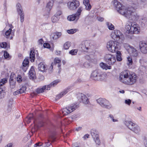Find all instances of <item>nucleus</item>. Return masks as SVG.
<instances>
[{
	"label": "nucleus",
	"mask_w": 147,
	"mask_h": 147,
	"mask_svg": "<svg viewBox=\"0 0 147 147\" xmlns=\"http://www.w3.org/2000/svg\"><path fill=\"white\" fill-rule=\"evenodd\" d=\"M119 79L120 81L123 83L131 85L136 83L138 77L135 73L126 70L120 73Z\"/></svg>",
	"instance_id": "obj_1"
},
{
	"label": "nucleus",
	"mask_w": 147,
	"mask_h": 147,
	"mask_svg": "<svg viewBox=\"0 0 147 147\" xmlns=\"http://www.w3.org/2000/svg\"><path fill=\"white\" fill-rule=\"evenodd\" d=\"M114 4L119 13L128 19H132L131 16H133L134 12L131 10V8L127 9L124 6L122 5L117 0H114Z\"/></svg>",
	"instance_id": "obj_2"
},
{
	"label": "nucleus",
	"mask_w": 147,
	"mask_h": 147,
	"mask_svg": "<svg viewBox=\"0 0 147 147\" xmlns=\"http://www.w3.org/2000/svg\"><path fill=\"white\" fill-rule=\"evenodd\" d=\"M106 74L102 72L100 70H96L93 71L91 74V78L95 80H102L105 79Z\"/></svg>",
	"instance_id": "obj_3"
},
{
	"label": "nucleus",
	"mask_w": 147,
	"mask_h": 147,
	"mask_svg": "<svg viewBox=\"0 0 147 147\" xmlns=\"http://www.w3.org/2000/svg\"><path fill=\"white\" fill-rule=\"evenodd\" d=\"M138 25L135 22L131 23V24L126 25L125 29L129 34H138L140 32V28Z\"/></svg>",
	"instance_id": "obj_4"
},
{
	"label": "nucleus",
	"mask_w": 147,
	"mask_h": 147,
	"mask_svg": "<svg viewBox=\"0 0 147 147\" xmlns=\"http://www.w3.org/2000/svg\"><path fill=\"white\" fill-rule=\"evenodd\" d=\"M107 48L108 50L113 53L118 51L120 48L119 43L115 41H110L107 42Z\"/></svg>",
	"instance_id": "obj_5"
},
{
	"label": "nucleus",
	"mask_w": 147,
	"mask_h": 147,
	"mask_svg": "<svg viewBox=\"0 0 147 147\" xmlns=\"http://www.w3.org/2000/svg\"><path fill=\"white\" fill-rule=\"evenodd\" d=\"M97 102L102 107L108 109L112 108V105L109 101L105 98H100L97 100Z\"/></svg>",
	"instance_id": "obj_6"
},
{
	"label": "nucleus",
	"mask_w": 147,
	"mask_h": 147,
	"mask_svg": "<svg viewBox=\"0 0 147 147\" xmlns=\"http://www.w3.org/2000/svg\"><path fill=\"white\" fill-rule=\"evenodd\" d=\"M77 108V105L73 104L62 109L61 112L63 115H65L72 112L76 109Z\"/></svg>",
	"instance_id": "obj_7"
},
{
	"label": "nucleus",
	"mask_w": 147,
	"mask_h": 147,
	"mask_svg": "<svg viewBox=\"0 0 147 147\" xmlns=\"http://www.w3.org/2000/svg\"><path fill=\"white\" fill-rule=\"evenodd\" d=\"M82 10V7H80L76 13L69 16L67 17V20L70 21H74L76 22L79 19Z\"/></svg>",
	"instance_id": "obj_8"
},
{
	"label": "nucleus",
	"mask_w": 147,
	"mask_h": 147,
	"mask_svg": "<svg viewBox=\"0 0 147 147\" xmlns=\"http://www.w3.org/2000/svg\"><path fill=\"white\" fill-rule=\"evenodd\" d=\"M125 47L128 51L129 53L133 57H136L138 55V53L137 50L132 46L128 44H126L124 45Z\"/></svg>",
	"instance_id": "obj_9"
},
{
	"label": "nucleus",
	"mask_w": 147,
	"mask_h": 147,
	"mask_svg": "<svg viewBox=\"0 0 147 147\" xmlns=\"http://www.w3.org/2000/svg\"><path fill=\"white\" fill-rule=\"evenodd\" d=\"M105 61L109 65H113L116 61L115 56L110 54H107L104 57Z\"/></svg>",
	"instance_id": "obj_10"
},
{
	"label": "nucleus",
	"mask_w": 147,
	"mask_h": 147,
	"mask_svg": "<svg viewBox=\"0 0 147 147\" xmlns=\"http://www.w3.org/2000/svg\"><path fill=\"white\" fill-rule=\"evenodd\" d=\"M16 7L18 13L20 16V22L23 23L24 20V14L20 4L18 3L16 5Z\"/></svg>",
	"instance_id": "obj_11"
},
{
	"label": "nucleus",
	"mask_w": 147,
	"mask_h": 147,
	"mask_svg": "<svg viewBox=\"0 0 147 147\" xmlns=\"http://www.w3.org/2000/svg\"><path fill=\"white\" fill-rule=\"evenodd\" d=\"M122 35V34L120 31L116 30L112 32L111 36L114 40H118L120 39Z\"/></svg>",
	"instance_id": "obj_12"
},
{
	"label": "nucleus",
	"mask_w": 147,
	"mask_h": 147,
	"mask_svg": "<svg viewBox=\"0 0 147 147\" xmlns=\"http://www.w3.org/2000/svg\"><path fill=\"white\" fill-rule=\"evenodd\" d=\"M77 97L78 99L80 102L82 101L85 104H88L89 102L87 97L83 94L79 93L77 94Z\"/></svg>",
	"instance_id": "obj_13"
},
{
	"label": "nucleus",
	"mask_w": 147,
	"mask_h": 147,
	"mask_svg": "<svg viewBox=\"0 0 147 147\" xmlns=\"http://www.w3.org/2000/svg\"><path fill=\"white\" fill-rule=\"evenodd\" d=\"M69 8L71 10L76 9L80 5V3L78 1L75 0L72 2H69L67 3Z\"/></svg>",
	"instance_id": "obj_14"
},
{
	"label": "nucleus",
	"mask_w": 147,
	"mask_h": 147,
	"mask_svg": "<svg viewBox=\"0 0 147 147\" xmlns=\"http://www.w3.org/2000/svg\"><path fill=\"white\" fill-rule=\"evenodd\" d=\"M139 48L142 53H147V44L145 42L140 41L139 42Z\"/></svg>",
	"instance_id": "obj_15"
},
{
	"label": "nucleus",
	"mask_w": 147,
	"mask_h": 147,
	"mask_svg": "<svg viewBox=\"0 0 147 147\" xmlns=\"http://www.w3.org/2000/svg\"><path fill=\"white\" fill-rule=\"evenodd\" d=\"M29 78L30 79L34 80L36 78L35 71L34 70V67L33 66L31 67L29 71Z\"/></svg>",
	"instance_id": "obj_16"
},
{
	"label": "nucleus",
	"mask_w": 147,
	"mask_h": 147,
	"mask_svg": "<svg viewBox=\"0 0 147 147\" xmlns=\"http://www.w3.org/2000/svg\"><path fill=\"white\" fill-rule=\"evenodd\" d=\"M29 61L28 59L26 58L23 62V66L22 68L24 72H25L27 69V67L29 65Z\"/></svg>",
	"instance_id": "obj_17"
},
{
	"label": "nucleus",
	"mask_w": 147,
	"mask_h": 147,
	"mask_svg": "<svg viewBox=\"0 0 147 147\" xmlns=\"http://www.w3.org/2000/svg\"><path fill=\"white\" fill-rule=\"evenodd\" d=\"M53 1L52 0L48 2L47 5L46 7L47 8L49 9V10L47 12V15H44V16H49V11L52 7L53 5Z\"/></svg>",
	"instance_id": "obj_18"
},
{
	"label": "nucleus",
	"mask_w": 147,
	"mask_h": 147,
	"mask_svg": "<svg viewBox=\"0 0 147 147\" xmlns=\"http://www.w3.org/2000/svg\"><path fill=\"white\" fill-rule=\"evenodd\" d=\"M7 78H3L0 81V89H6L4 84L7 82Z\"/></svg>",
	"instance_id": "obj_19"
},
{
	"label": "nucleus",
	"mask_w": 147,
	"mask_h": 147,
	"mask_svg": "<svg viewBox=\"0 0 147 147\" xmlns=\"http://www.w3.org/2000/svg\"><path fill=\"white\" fill-rule=\"evenodd\" d=\"M62 35L61 32H56L54 33L51 35L52 38L54 40H57Z\"/></svg>",
	"instance_id": "obj_20"
},
{
	"label": "nucleus",
	"mask_w": 147,
	"mask_h": 147,
	"mask_svg": "<svg viewBox=\"0 0 147 147\" xmlns=\"http://www.w3.org/2000/svg\"><path fill=\"white\" fill-rule=\"evenodd\" d=\"M140 23L141 26L143 27L147 25V18H144L140 20Z\"/></svg>",
	"instance_id": "obj_21"
},
{
	"label": "nucleus",
	"mask_w": 147,
	"mask_h": 147,
	"mask_svg": "<svg viewBox=\"0 0 147 147\" xmlns=\"http://www.w3.org/2000/svg\"><path fill=\"white\" fill-rule=\"evenodd\" d=\"M59 82L58 80H56L51 83L47 85V90H50L51 88L54 87Z\"/></svg>",
	"instance_id": "obj_22"
},
{
	"label": "nucleus",
	"mask_w": 147,
	"mask_h": 147,
	"mask_svg": "<svg viewBox=\"0 0 147 147\" xmlns=\"http://www.w3.org/2000/svg\"><path fill=\"white\" fill-rule=\"evenodd\" d=\"M131 130L134 131L136 134H138L140 131V129L139 127L137 125L134 124L131 128Z\"/></svg>",
	"instance_id": "obj_23"
},
{
	"label": "nucleus",
	"mask_w": 147,
	"mask_h": 147,
	"mask_svg": "<svg viewBox=\"0 0 147 147\" xmlns=\"http://www.w3.org/2000/svg\"><path fill=\"white\" fill-rule=\"evenodd\" d=\"M46 67L45 63L42 62L40 63L38 65V69L39 71L44 72L45 71Z\"/></svg>",
	"instance_id": "obj_24"
},
{
	"label": "nucleus",
	"mask_w": 147,
	"mask_h": 147,
	"mask_svg": "<svg viewBox=\"0 0 147 147\" xmlns=\"http://www.w3.org/2000/svg\"><path fill=\"white\" fill-rule=\"evenodd\" d=\"M91 134L93 138L99 137V135L98 131L95 129H92L91 130Z\"/></svg>",
	"instance_id": "obj_25"
},
{
	"label": "nucleus",
	"mask_w": 147,
	"mask_h": 147,
	"mask_svg": "<svg viewBox=\"0 0 147 147\" xmlns=\"http://www.w3.org/2000/svg\"><path fill=\"white\" fill-rule=\"evenodd\" d=\"M35 52L34 51L31 50L30 53V61L32 62L34 61L35 59Z\"/></svg>",
	"instance_id": "obj_26"
},
{
	"label": "nucleus",
	"mask_w": 147,
	"mask_h": 147,
	"mask_svg": "<svg viewBox=\"0 0 147 147\" xmlns=\"http://www.w3.org/2000/svg\"><path fill=\"white\" fill-rule=\"evenodd\" d=\"M124 123L127 127L130 130L131 129V128L133 127V126L134 124V123H133L131 121H125Z\"/></svg>",
	"instance_id": "obj_27"
},
{
	"label": "nucleus",
	"mask_w": 147,
	"mask_h": 147,
	"mask_svg": "<svg viewBox=\"0 0 147 147\" xmlns=\"http://www.w3.org/2000/svg\"><path fill=\"white\" fill-rule=\"evenodd\" d=\"M100 66L102 69H105V70L110 69L111 68V66L108 65L106 64L103 62H102L100 63Z\"/></svg>",
	"instance_id": "obj_28"
},
{
	"label": "nucleus",
	"mask_w": 147,
	"mask_h": 147,
	"mask_svg": "<svg viewBox=\"0 0 147 147\" xmlns=\"http://www.w3.org/2000/svg\"><path fill=\"white\" fill-rule=\"evenodd\" d=\"M83 3L87 10H89L91 9V6L89 3V0H84Z\"/></svg>",
	"instance_id": "obj_29"
},
{
	"label": "nucleus",
	"mask_w": 147,
	"mask_h": 147,
	"mask_svg": "<svg viewBox=\"0 0 147 147\" xmlns=\"http://www.w3.org/2000/svg\"><path fill=\"white\" fill-rule=\"evenodd\" d=\"M61 60L58 58H55V59L54 63H54V65H57V66L58 68H60L61 66V64L60 63L61 62Z\"/></svg>",
	"instance_id": "obj_30"
},
{
	"label": "nucleus",
	"mask_w": 147,
	"mask_h": 147,
	"mask_svg": "<svg viewBox=\"0 0 147 147\" xmlns=\"http://www.w3.org/2000/svg\"><path fill=\"white\" fill-rule=\"evenodd\" d=\"M10 86L11 89L14 88L16 86V79L14 78L13 81H9Z\"/></svg>",
	"instance_id": "obj_31"
},
{
	"label": "nucleus",
	"mask_w": 147,
	"mask_h": 147,
	"mask_svg": "<svg viewBox=\"0 0 147 147\" xmlns=\"http://www.w3.org/2000/svg\"><path fill=\"white\" fill-rule=\"evenodd\" d=\"M45 89L47 90V86L46 85L43 86L42 88L37 89H36V92L38 94L42 93L44 92V90Z\"/></svg>",
	"instance_id": "obj_32"
},
{
	"label": "nucleus",
	"mask_w": 147,
	"mask_h": 147,
	"mask_svg": "<svg viewBox=\"0 0 147 147\" xmlns=\"http://www.w3.org/2000/svg\"><path fill=\"white\" fill-rule=\"evenodd\" d=\"M115 52L116 53V59L117 61H121L122 60V58L121 57V54L120 52L117 51Z\"/></svg>",
	"instance_id": "obj_33"
},
{
	"label": "nucleus",
	"mask_w": 147,
	"mask_h": 147,
	"mask_svg": "<svg viewBox=\"0 0 147 147\" xmlns=\"http://www.w3.org/2000/svg\"><path fill=\"white\" fill-rule=\"evenodd\" d=\"M71 90V87H68L61 92V94L64 96Z\"/></svg>",
	"instance_id": "obj_34"
},
{
	"label": "nucleus",
	"mask_w": 147,
	"mask_h": 147,
	"mask_svg": "<svg viewBox=\"0 0 147 147\" xmlns=\"http://www.w3.org/2000/svg\"><path fill=\"white\" fill-rule=\"evenodd\" d=\"M0 89V99L4 98L6 94L5 90L6 89Z\"/></svg>",
	"instance_id": "obj_35"
},
{
	"label": "nucleus",
	"mask_w": 147,
	"mask_h": 147,
	"mask_svg": "<svg viewBox=\"0 0 147 147\" xmlns=\"http://www.w3.org/2000/svg\"><path fill=\"white\" fill-rule=\"evenodd\" d=\"M108 29L110 30H113L115 29V27L111 23L107 22L106 23Z\"/></svg>",
	"instance_id": "obj_36"
},
{
	"label": "nucleus",
	"mask_w": 147,
	"mask_h": 147,
	"mask_svg": "<svg viewBox=\"0 0 147 147\" xmlns=\"http://www.w3.org/2000/svg\"><path fill=\"white\" fill-rule=\"evenodd\" d=\"M42 25L43 28L46 30L50 29L51 28V25L49 24L44 23Z\"/></svg>",
	"instance_id": "obj_37"
},
{
	"label": "nucleus",
	"mask_w": 147,
	"mask_h": 147,
	"mask_svg": "<svg viewBox=\"0 0 147 147\" xmlns=\"http://www.w3.org/2000/svg\"><path fill=\"white\" fill-rule=\"evenodd\" d=\"M0 46L2 48H9V45H7L6 42H3L0 43Z\"/></svg>",
	"instance_id": "obj_38"
},
{
	"label": "nucleus",
	"mask_w": 147,
	"mask_h": 147,
	"mask_svg": "<svg viewBox=\"0 0 147 147\" xmlns=\"http://www.w3.org/2000/svg\"><path fill=\"white\" fill-rule=\"evenodd\" d=\"M59 17L55 15L52 17V21L53 22H55L59 20Z\"/></svg>",
	"instance_id": "obj_39"
},
{
	"label": "nucleus",
	"mask_w": 147,
	"mask_h": 147,
	"mask_svg": "<svg viewBox=\"0 0 147 147\" xmlns=\"http://www.w3.org/2000/svg\"><path fill=\"white\" fill-rule=\"evenodd\" d=\"M14 32L13 30H12L11 28H9L8 30H7L5 33V34L7 36L9 35L10 34L12 35L13 34Z\"/></svg>",
	"instance_id": "obj_40"
},
{
	"label": "nucleus",
	"mask_w": 147,
	"mask_h": 147,
	"mask_svg": "<svg viewBox=\"0 0 147 147\" xmlns=\"http://www.w3.org/2000/svg\"><path fill=\"white\" fill-rule=\"evenodd\" d=\"M70 46V42H66L63 45V48L65 49H68Z\"/></svg>",
	"instance_id": "obj_41"
},
{
	"label": "nucleus",
	"mask_w": 147,
	"mask_h": 147,
	"mask_svg": "<svg viewBox=\"0 0 147 147\" xmlns=\"http://www.w3.org/2000/svg\"><path fill=\"white\" fill-rule=\"evenodd\" d=\"M77 49H72L70 51H69V54H71L72 55H76L78 52Z\"/></svg>",
	"instance_id": "obj_42"
},
{
	"label": "nucleus",
	"mask_w": 147,
	"mask_h": 147,
	"mask_svg": "<svg viewBox=\"0 0 147 147\" xmlns=\"http://www.w3.org/2000/svg\"><path fill=\"white\" fill-rule=\"evenodd\" d=\"M77 29H71L67 30V32L69 34H71L74 33L77 31Z\"/></svg>",
	"instance_id": "obj_43"
},
{
	"label": "nucleus",
	"mask_w": 147,
	"mask_h": 147,
	"mask_svg": "<svg viewBox=\"0 0 147 147\" xmlns=\"http://www.w3.org/2000/svg\"><path fill=\"white\" fill-rule=\"evenodd\" d=\"M11 105H8L7 107L5 109V112L7 113H10L11 111Z\"/></svg>",
	"instance_id": "obj_44"
},
{
	"label": "nucleus",
	"mask_w": 147,
	"mask_h": 147,
	"mask_svg": "<svg viewBox=\"0 0 147 147\" xmlns=\"http://www.w3.org/2000/svg\"><path fill=\"white\" fill-rule=\"evenodd\" d=\"M26 87L25 86H22V87L20 89H19V92L20 94L26 91Z\"/></svg>",
	"instance_id": "obj_45"
},
{
	"label": "nucleus",
	"mask_w": 147,
	"mask_h": 147,
	"mask_svg": "<svg viewBox=\"0 0 147 147\" xmlns=\"http://www.w3.org/2000/svg\"><path fill=\"white\" fill-rule=\"evenodd\" d=\"M73 119L72 117H70L69 118H67L65 120V122H66V124H68L71 122L72 120H71Z\"/></svg>",
	"instance_id": "obj_46"
},
{
	"label": "nucleus",
	"mask_w": 147,
	"mask_h": 147,
	"mask_svg": "<svg viewBox=\"0 0 147 147\" xmlns=\"http://www.w3.org/2000/svg\"><path fill=\"white\" fill-rule=\"evenodd\" d=\"M93 138L94 139V140L95 143L96 144H98V145H100V142L99 140V137H97H97H96L95 138Z\"/></svg>",
	"instance_id": "obj_47"
},
{
	"label": "nucleus",
	"mask_w": 147,
	"mask_h": 147,
	"mask_svg": "<svg viewBox=\"0 0 147 147\" xmlns=\"http://www.w3.org/2000/svg\"><path fill=\"white\" fill-rule=\"evenodd\" d=\"M85 48L86 49V50H87L89 48L90 44L87 41H86L84 42Z\"/></svg>",
	"instance_id": "obj_48"
},
{
	"label": "nucleus",
	"mask_w": 147,
	"mask_h": 147,
	"mask_svg": "<svg viewBox=\"0 0 147 147\" xmlns=\"http://www.w3.org/2000/svg\"><path fill=\"white\" fill-rule=\"evenodd\" d=\"M90 67V65L88 62H85L83 64L82 67L88 68Z\"/></svg>",
	"instance_id": "obj_49"
},
{
	"label": "nucleus",
	"mask_w": 147,
	"mask_h": 147,
	"mask_svg": "<svg viewBox=\"0 0 147 147\" xmlns=\"http://www.w3.org/2000/svg\"><path fill=\"white\" fill-rule=\"evenodd\" d=\"M127 60L129 64L131 65L133 63V61L131 57H127Z\"/></svg>",
	"instance_id": "obj_50"
},
{
	"label": "nucleus",
	"mask_w": 147,
	"mask_h": 147,
	"mask_svg": "<svg viewBox=\"0 0 147 147\" xmlns=\"http://www.w3.org/2000/svg\"><path fill=\"white\" fill-rule=\"evenodd\" d=\"M14 74L11 73L9 81H13L14 78H15V77L14 76Z\"/></svg>",
	"instance_id": "obj_51"
},
{
	"label": "nucleus",
	"mask_w": 147,
	"mask_h": 147,
	"mask_svg": "<svg viewBox=\"0 0 147 147\" xmlns=\"http://www.w3.org/2000/svg\"><path fill=\"white\" fill-rule=\"evenodd\" d=\"M4 56L5 58L7 59L9 57V54L7 51H5L4 52Z\"/></svg>",
	"instance_id": "obj_52"
},
{
	"label": "nucleus",
	"mask_w": 147,
	"mask_h": 147,
	"mask_svg": "<svg viewBox=\"0 0 147 147\" xmlns=\"http://www.w3.org/2000/svg\"><path fill=\"white\" fill-rule=\"evenodd\" d=\"M37 122L38 127H41L43 126V123L42 122V121H37Z\"/></svg>",
	"instance_id": "obj_53"
},
{
	"label": "nucleus",
	"mask_w": 147,
	"mask_h": 147,
	"mask_svg": "<svg viewBox=\"0 0 147 147\" xmlns=\"http://www.w3.org/2000/svg\"><path fill=\"white\" fill-rule=\"evenodd\" d=\"M109 117L111 119V120H112V121L114 122H117L118 121L117 119H114V117L112 115H109Z\"/></svg>",
	"instance_id": "obj_54"
},
{
	"label": "nucleus",
	"mask_w": 147,
	"mask_h": 147,
	"mask_svg": "<svg viewBox=\"0 0 147 147\" xmlns=\"http://www.w3.org/2000/svg\"><path fill=\"white\" fill-rule=\"evenodd\" d=\"M43 47L44 48H49L50 47V44L47 43L44 44Z\"/></svg>",
	"instance_id": "obj_55"
},
{
	"label": "nucleus",
	"mask_w": 147,
	"mask_h": 147,
	"mask_svg": "<svg viewBox=\"0 0 147 147\" xmlns=\"http://www.w3.org/2000/svg\"><path fill=\"white\" fill-rule=\"evenodd\" d=\"M33 119V116H30L28 118H27L26 121H27L28 123H29L30 122L31 120Z\"/></svg>",
	"instance_id": "obj_56"
},
{
	"label": "nucleus",
	"mask_w": 147,
	"mask_h": 147,
	"mask_svg": "<svg viewBox=\"0 0 147 147\" xmlns=\"http://www.w3.org/2000/svg\"><path fill=\"white\" fill-rule=\"evenodd\" d=\"M22 77L21 76L18 75L17 77V81L18 82H20L22 81Z\"/></svg>",
	"instance_id": "obj_57"
},
{
	"label": "nucleus",
	"mask_w": 147,
	"mask_h": 147,
	"mask_svg": "<svg viewBox=\"0 0 147 147\" xmlns=\"http://www.w3.org/2000/svg\"><path fill=\"white\" fill-rule=\"evenodd\" d=\"M131 102V100L130 99L126 100H125V104L130 105Z\"/></svg>",
	"instance_id": "obj_58"
},
{
	"label": "nucleus",
	"mask_w": 147,
	"mask_h": 147,
	"mask_svg": "<svg viewBox=\"0 0 147 147\" xmlns=\"http://www.w3.org/2000/svg\"><path fill=\"white\" fill-rule=\"evenodd\" d=\"M63 95H61V93L58 95L56 97L55 99L56 100H58L60 98H61L62 96H63Z\"/></svg>",
	"instance_id": "obj_59"
},
{
	"label": "nucleus",
	"mask_w": 147,
	"mask_h": 147,
	"mask_svg": "<svg viewBox=\"0 0 147 147\" xmlns=\"http://www.w3.org/2000/svg\"><path fill=\"white\" fill-rule=\"evenodd\" d=\"M62 13L61 11H57L56 14H55L56 16L59 17V16L61 15Z\"/></svg>",
	"instance_id": "obj_60"
},
{
	"label": "nucleus",
	"mask_w": 147,
	"mask_h": 147,
	"mask_svg": "<svg viewBox=\"0 0 147 147\" xmlns=\"http://www.w3.org/2000/svg\"><path fill=\"white\" fill-rule=\"evenodd\" d=\"M38 42L39 44L42 45L44 42V41L42 38H41L38 41Z\"/></svg>",
	"instance_id": "obj_61"
},
{
	"label": "nucleus",
	"mask_w": 147,
	"mask_h": 147,
	"mask_svg": "<svg viewBox=\"0 0 147 147\" xmlns=\"http://www.w3.org/2000/svg\"><path fill=\"white\" fill-rule=\"evenodd\" d=\"M98 20L100 22H102L104 20V18H103L98 17L97 18Z\"/></svg>",
	"instance_id": "obj_62"
},
{
	"label": "nucleus",
	"mask_w": 147,
	"mask_h": 147,
	"mask_svg": "<svg viewBox=\"0 0 147 147\" xmlns=\"http://www.w3.org/2000/svg\"><path fill=\"white\" fill-rule=\"evenodd\" d=\"M40 142H39L36 143L34 146V147H36L37 146H41V144H40Z\"/></svg>",
	"instance_id": "obj_63"
},
{
	"label": "nucleus",
	"mask_w": 147,
	"mask_h": 147,
	"mask_svg": "<svg viewBox=\"0 0 147 147\" xmlns=\"http://www.w3.org/2000/svg\"><path fill=\"white\" fill-rule=\"evenodd\" d=\"M144 144L146 147H147V138H146L144 140Z\"/></svg>",
	"instance_id": "obj_64"
}]
</instances>
